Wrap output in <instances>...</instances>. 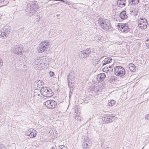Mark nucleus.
<instances>
[{
    "label": "nucleus",
    "mask_w": 149,
    "mask_h": 149,
    "mask_svg": "<svg viewBox=\"0 0 149 149\" xmlns=\"http://www.w3.org/2000/svg\"><path fill=\"white\" fill-rule=\"evenodd\" d=\"M39 8L38 6L35 2L32 1L28 3L26 8V11L28 12V15H32L36 12V10Z\"/></svg>",
    "instance_id": "nucleus-1"
},
{
    "label": "nucleus",
    "mask_w": 149,
    "mask_h": 149,
    "mask_svg": "<svg viewBox=\"0 0 149 149\" xmlns=\"http://www.w3.org/2000/svg\"><path fill=\"white\" fill-rule=\"evenodd\" d=\"M40 92L42 95L46 97H50L54 94L52 90L47 87H42L41 88Z\"/></svg>",
    "instance_id": "nucleus-2"
},
{
    "label": "nucleus",
    "mask_w": 149,
    "mask_h": 149,
    "mask_svg": "<svg viewBox=\"0 0 149 149\" xmlns=\"http://www.w3.org/2000/svg\"><path fill=\"white\" fill-rule=\"evenodd\" d=\"M113 72L114 74L117 76L122 77L125 74V70L121 66H117L114 67Z\"/></svg>",
    "instance_id": "nucleus-3"
},
{
    "label": "nucleus",
    "mask_w": 149,
    "mask_h": 149,
    "mask_svg": "<svg viewBox=\"0 0 149 149\" xmlns=\"http://www.w3.org/2000/svg\"><path fill=\"white\" fill-rule=\"evenodd\" d=\"M50 44V42L47 40L41 42L38 47V52L39 53H42L43 52Z\"/></svg>",
    "instance_id": "nucleus-4"
},
{
    "label": "nucleus",
    "mask_w": 149,
    "mask_h": 149,
    "mask_svg": "<svg viewBox=\"0 0 149 149\" xmlns=\"http://www.w3.org/2000/svg\"><path fill=\"white\" fill-rule=\"evenodd\" d=\"M138 25L141 29H145L148 25L147 21L145 18H140L138 22Z\"/></svg>",
    "instance_id": "nucleus-5"
},
{
    "label": "nucleus",
    "mask_w": 149,
    "mask_h": 149,
    "mask_svg": "<svg viewBox=\"0 0 149 149\" xmlns=\"http://www.w3.org/2000/svg\"><path fill=\"white\" fill-rule=\"evenodd\" d=\"M118 29L121 31L127 33L129 32L130 29L126 24H118Z\"/></svg>",
    "instance_id": "nucleus-6"
},
{
    "label": "nucleus",
    "mask_w": 149,
    "mask_h": 149,
    "mask_svg": "<svg viewBox=\"0 0 149 149\" xmlns=\"http://www.w3.org/2000/svg\"><path fill=\"white\" fill-rule=\"evenodd\" d=\"M45 106L49 109L54 108L57 105L56 102L53 100L47 101L45 103Z\"/></svg>",
    "instance_id": "nucleus-7"
},
{
    "label": "nucleus",
    "mask_w": 149,
    "mask_h": 149,
    "mask_svg": "<svg viewBox=\"0 0 149 149\" xmlns=\"http://www.w3.org/2000/svg\"><path fill=\"white\" fill-rule=\"evenodd\" d=\"M98 23L103 29L106 31L108 30L109 25L107 24L104 20L103 19L99 18L98 20Z\"/></svg>",
    "instance_id": "nucleus-8"
},
{
    "label": "nucleus",
    "mask_w": 149,
    "mask_h": 149,
    "mask_svg": "<svg viewBox=\"0 0 149 149\" xmlns=\"http://www.w3.org/2000/svg\"><path fill=\"white\" fill-rule=\"evenodd\" d=\"M72 74L73 73L71 72L68 76V85L69 87H72L73 86V81L74 76Z\"/></svg>",
    "instance_id": "nucleus-9"
},
{
    "label": "nucleus",
    "mask_w": 149,
    "mask_h": 149,
    "mask_svg": "<svg viewBox=\"0 0 149 149\" xmlns=\"http://www.w3.org/2000/svg\"><path fill=\"white\" fill-rule=\"evenodd\" d=\"M37 132L36 131L32 129H29L27 132L26 134L29 136L31 138H33L36 136Z\"/></svg>",
    "instance_id": "nucleus-10"
},
{
    "label": "nucleus",
    "mask_w": 149,
    "mask_h": 149,
    "mask_svg": "<svg viewBox=\"0 0 149 149\" xmlns=\"http://www.w3.org/2000/svg\"><path fill=\"white\" fill-rule=\"evenodd\" d=\"M115 114H107L105 116L106 121L107 123H110L113 121V118L115 116Z\"/></svg>",
    "instance_id": "nucleus-11"
},
{
    "label": "nucleus",
    "mask_w": 149,
    "mask_h": 149,
    "mask_svg": "<svg viewBox=\"0 0 149 149\" xmlns=\"http://www.w3.org/2000/svg\"><path fill=\"white\" fill-rule=\"evenodd\" d=\"M91 146V143L89 142L88 140H85L83 142L82 144L83 149H90Z\"/></svg>",
    "instance_id": "nucleus-12"
},
{
    "label": "nucleus",
    "mask_w": 149,
    "mask_h": 149,
    "mask_svg": "<svg viewBox=\"0 0 149 149\" xmlns=\"http://www.w3.org/2000/svg\"><path fill=\"white\" fill-rule=\"evenodd\" d=\"M10 31L8 29H3L1 34V36L3 37H6L8 36L9 33Z\"/></svg>",
    "instance_id": "nucleus-13"
},
{
    "label": "nucleus",
    "mask_w": 149,
    "mask_h": 149,
    "mask_svg": "<svg viewBox=\"0 0 149 149\" xmlns=\"http://www.w3.org/2000/svg\"><path fill=\"white\" fill-rule=\"evenodd\" d=\"M112 61V58L111 57H107L105 58L102 62V65L103 66L107 64L110 63Z\"/></svg>",
    "instance_id": "nucleus-14"
},
{
    "label": "nucleus",
    "mask_w": 149,
    "mask_h": 149,
    "mask_svg": "<svg viewBox=\"0 0 149 149\" xmlns=\"http://www.w3.org/2000/svg\"><path fill=\"white\" fill-rule=\"evenodd\" d=\"M106 75L104 73H102L97 75V79L99 81H102L105 78Z\"/></svg>",
    "instance_id": "nucleus-15"
},
{
    "label": "nucleus",
    "mask_w": 149,
    "mask_h": 149,
    "mask_svg": "<svg viewBox=\"0 0 149 149\" xmlns=\"http://www.w3.org/2000/svg\"><path fill=\"white\" fill-rule=\"evenodd\" d=\"M126 1L125 0H118L117 2V4L120 7H123L125 6Z\"/></svg>",
    "instance_id": "nucleus-16"
},
{
    "label": "nucleus",
    "mask_w": 149,
    "mask_h": 149,
    "mask_svg": "<svg viewBox=\"0 0 149 149\" xmlns=\"http://www.w3.org/2000/svg\"><path fill=\"white\" fill-rule=\"evenodd\" d=\"M13 52L14 53L17 55L20 54L22 52L21 48L19 46L16 47L13 49Z\"/></svg>",
    "instance_id": "nucleus-17"
},
{
    "label": "nucleus",
    "mask_w": 149,
    "mask_h": 149,
    "mask_svg": "<svg viewBox=\"0 0 149 149\" xmlns=\"http://www.w3.org/2000/svg\"><path fill=\"white\" fill-rule=\"evenodd\" d=\"M120 16L122 19H125L127 17L125 11L123 10L120 13Z\"/></svg>",
    "instance_id": "nucleus-18"
},
{
    "label": "nucleus",
    "mask_w": 149,
    "mask_h": 149,
    "mask_svg": "<svg viewBox=\"0 0 149 149\" xmlns=\"http://www.w3.org/2000/svg\"><path fill=\"white\" fill-rule=\"evenodd\" d=\"M39 60L38 59H35L34 60V62L33 63V65L36 68L37 67H38V66L40 65L41 64L39 63Z\"/></svg>",
    "instance_id": "nucleus-19"
},
{
    "label": "nucleus",
    "mask_w": 149,
    "mask_h": 149,
    "mask_svg": "<svg viewBox=\"0 0 149 149\" xmlns=\"http://www.w3.org/2000/svg\"><path fill=\"white\" fill-rule=\"evenodd\" d=\"M129 69L132 72H134L136 68L135 66L132 63H130L129 65Z\"/></svg>",
    "instance_id": "nucleus-20"
},
{
    "label": "nucleus",
    "mask_w": 149,
    "mask_h": 149,
    "mask_svg": "<svg viewBox=\"0 0 149 149\" xmlns=\"http://www.w3.org/2000/svg\"><path fill=\"white\" fill-rule=\"evenodd\" d=\"M83 52V51H82L79 53V57L80 58H81L82 59H84L87 57L86 56L85 53Z\"/></svg>",
    "instance_id": "nucleus-21"
},
{
    "label": "nucleus",
    "mask_w": 149,
    "mask_h": 149,
    "mask_svg": "<svg viewBox=\"0 0 149 149\" xmlns=\"http://www.w3.org/2000/svg\"><path fill=\"white\" fill-rule=\"evenodd\" d=\"M83 51L85 53L86 56L88 57L90 54L91 52V50L90 48H88L86 49L83 50Z\"/></svg>",
    "instance_id": "nucleus-22"
},
{
    "label": "nucleus",
    "mask_w": 149,
    "mask_h": 149,
    "mask_svg": "<svg viewBox=\"0 0 149 149\" xmlns=\"http://www.w3.org/2000/svg\"><path fill=\"white\" fill-rule=\"evenodd\" d=\"M129 3L131 5H136L139 2V0H129Z\"/></svg>",
    "instance_id": "nucleus-23"
},
{
    "label": "nucleus",
    "mask_w": 149,
    "mask_h": 149,
    "mask_svg": "<svg viewBox=\"0 0 149 149\" xmlns=\"http://www.w3.org/2000/svg\"><path fill=\"white\" fill-rule=\"evenodd\" d=\"M35 84H38L39 85H43L44 84V82L41 81L40 80H39L38 81H36L35 82Z\"/></svg>",
    "instance_id": "nucleus-24"
},
{
    "label": "nucleus",
    "mask_w": 149,
    "mask_h": 149,
    "mask_svg": "<svg viewBox=\"0 0 149 149\" xmlns=\"http://www.w3.org/2000/svg\"><path fill=\"white\" fill-rule=\"evenodd\" d=\"M115 103V101L113 100H112L109 102V106H113Z\"/></svg>",
    "instance_id": "nucleus-25"
},
{
    "label": "nucleus",
    "mask_w": 149,
    "mask_h": 149,
    "mask_svg": "<svg viewBox=\"0 0 149 149\" xmlns=\"http://www.w3.org/2000/svg\"><path fill=\"white\" fill-rule=\"evenodd\" d=\"M112 65H111V66L107 67L108 69L107 70V71H108L111 72L113 70V66L112 67Z\"/></svg>",
    "instance_id": "nucleus-26"
},
{
    "label": "nucleus",
    "mask_w": 149,
    "mask_h": 149,
    "mask_svg": "<svg viewBox=\"0 0 149 149\" xmlns=\"http://www.w3.org/2000/svg\"><path fill=\"white\" fill-rule=\"evenodd\" d=\"M59 149H67V147L61 145L58 146Z\"/></svg>",
    "instance_id": "nucleus-27"
},
{
    "label": "nucleus",
    "mask_w": 149,
    "mask_h": 149,
    "mask_svg": "<svg viewBox=\"0 0 149 149\" xmlns=\"http://www.w3.org/2000/svg\"><path fill=\"white\" fill-rule=\"evenodd\" d=\"M0 149H7L4 145L1 144L0 145Z\"/></svg>",
    "instance_id": "nucleus-28"
},
{
    "label": "nucleus",
    "mask_w": 149,
    "mask_h": 149,
    "mask_svg": "<svg viewBox=\"0 0 149 149\" xmlns=\"http://www.w3.org/2000/svg\"><path fill=\"white\" fill-rule=\"evenodd\" d=\"M146 47L149 48V41H148V40H146Z\"/></svg>",
    "instance_id": "nucleus-29"
},
{
    "label": "nucleus",
    "mask_w": 149,
    "mask_h": 149,
    "mask_svg": "<svg viewBox=\"0 0 149 149\" xmlns=\"http://www.w3.org/2000/svg\"><path fill=\"white\" fill-rule=\"evenodd\" d=\"M49 73L51 77H54L53 76L54 75V74L53 72L50 71Z\"/></svg>",
    "instance_id": "nucleus-30"
},
{
    "label": "nucleus",
    "mask_w": 149,
    "mask_h": 149,
    "mask_svg": "<svg viewBox=\"0 0 149 149\" xmlns=\"http://www.w3.org/2000/svg\"><path fill=\"white\" fill-rule=\"evenodd\" d=\"M3 62L2 61L1 58H0V67H1L3 65Z\"/></svg>",
    "instance_id": "nucleus-31"
},
{
    "label": "nucleus",
    "mask_w": 149,
    "mask_h": 149,
    "mask_svg": "<svg viewBox=\"0 0 149 149\" xmlns=\"http://www.w3.org/2000/svg\"><path fill=\"white\" fill-rule=\"evenodd\" d=\"M145 118L146 119L149 120V115L148 114L146 115L145 117Z\"/></svg>",
    "instance_id": "nucleus-32"
},
{
    "label": "nucleus",
    "mask_w": 149,
    "mask_h": 149,
    "mask_svg": "<svg viewBox=\"0 0 149 149\" xmlns=\"http://www.w3.org/2000/svg\"><path fill=\"white\" fill-rule=\"evenodd\" d=\"M107 67H105L103 69V71L104 72H106V71H107Z\"/></svg>",
    "instance_id": "nucleus-33"
},
{
    "label": "nucleus",
    "mask_w": 149,
    "mask_h": 149,
    "mask_svg": "<svg viewBox=\"0 0 149 149\" xmlns=\"http://www.w3.org/2000/svg\"><path fill=\"white\" fill-rule=\"evenodd\" d=\"M95 61V62L97 63V64H98L99 63V62L100 61V59L98 60H96Z\"/></svg>",
    "instance_id": "nucleus-34"
},
{
    "label": "nucleus",
    "mask_w": 149,
    "mask_h": 149,
    "mask_svg": "<svg viewBox=\"0 0 149 149\" xmlns=\"http://www.w3.org/2000/svg\"><path fill=\"white\" fill-rule=\"evenodd\" d=\"M36 95H37L38 96H40V95L39 94H38L37 93H35V95L34 96H36Z\"/></svg>",
    "instance_id": "nucleus-35"
},
{
    "label": "nucleus",
    "mask_w": 149,
    "mask_h": 149,
    "mask_svg": "<svg viewBox=\"0 0 149 149\" xmlns=\"http://www.w3.org/2000/svg\"><path fill=\"white\" fill-rule=\"evenodd\" d=\"M101 39V37L100 36H99L98 38V40H100Z\"/></svg>",
    "instance_id": "nucleus-36"
},
{
    "label": "nucleus",
    "mask_w": 149,
    "mask_h": 149,
    "mask_svg": "<svg viewBox=\"0 0 149 149\" xmlns=\"http://www.w3.org/2000/svg\"><path fill=\"white\" fill-rule=\"evenodd\" d=\"M5 0H0V3L4 2Z\"/></svg>",
    "instance_id": "nucleus-37"
},
{
    "label": "nucleus",
    "mask_w": 149,
    "mask_h": 149,
    "mask_svg": "<svg viewBox=\"0 0 149 149\" xmlns=\"http://www.w3.org/2000/svg\"><path fill=\"white\" fill-rule=\"evenodd\" d=\"M105 149H111L110 147H107Z\"/></svg>",
    "instance_id": "nucleus-38"
},
{
    "label": "nucleus",
    "mask_w": 149,
    "mask_h": 149,
    "mask_svg": "<svg viewBox=\"0 0 149 149\" xmlns=\"http://www.w3.org/2000/svg\"><path fill=\"white\" fill-rule=\"evenodd\" d=\"M34 86H37V85H38V84H36L35 82L34 83Z\"/></svg>",
    "instance_id": "nucleus-39"
},
{
    "label": "nucleus",
    "mask_w": 149,
    "mask_h": 149,
    "mask_svg": "<svg viewBox=\"0 0 149 149\" xmlns=\"http://www.w3.org/2000/svg\"><path fill=\"white\" fill-rule=\"evenodd\" d=\"M59 15H59V14H58V15H56V16H57V17H58V16H59Z\"/></svg>",
    "instance_id": "nucleus-40"
},
{
    "label": "nucleus",
    "mask_w": 149,
    "mask_h": 149,
    "mask_svg": "<svg viewBox=\"0 0 149 149\" xmlns=\"http://www.w3.org/2000/svg\"><path fill=\"white\" fill-rule=\"evenodd\" d=\"M71 91H70V93H71Z\"/></svg>",
    "instance_id": "nucleus-41"
},
{
    "label": "nucleus",
    "mask_w": 149,
    "mask_h": 149,
    "mask_svg": "<svg viewBox=\"0 0 149 149\" xmlns=\"http://www.w3.org/2000/svg\"><path fill=\"white\" fill-rule=\"evenodd\" d=\"M77 113L75 114H76V116H75L76 117V116H77Z\"/></svg>",
    "instance_id": "nucleus-42"
},
{
    "label": "nucleus",
    "mask_w": 149,
    "mask_h": 149,
    "mask_svg": "<svg viewBox=\"0 0 149 149\" xmlns=\"http://www.w3.org/2000/svg\"><path fill=\"white\" fill-rule=\"evenodd\" d=\"M39 86V84H38V85H37V87H38Z\"/></svg>",
    "instance_id": "nucleus-43"
}]
</instances>
